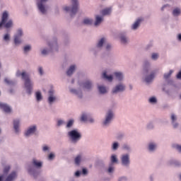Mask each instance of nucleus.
I'll use <instances>...</instances> for the list:
<instances>
[{
	"label": "nucleus",
	"instance_id": "47",
	"mask_svg": "<svg viewBox=\"0 0 181 181\" xmlns=\"http://www.w3.org/2000/svg\"><path fill=\"white\" fill-rule=\"evenodd\" d=\"M177 78L181 80V71L177 74Z\"/></svg>",
	"mask_w": 181,
	"mask_h": 181
},
{
	"label": "nucleus",
	"instance_id": "16",
	"mask_svg": "<svg viewBox=\"0 0 181 181\" xmlns=\"http://www.w3.org/2000/svg\"><path fill=\"white\" fill-rule=\"evenodd\" d=\"M74 70H76V66L75 65L71 66L66 71L67 76H71V74L74 73Z\"/></svg>",
	"mask_w": 181,
	"mask_h": 181
},
{
	"label": "nucleus",
	"instance_id": "29",
	"mask_svg": "<svg viewBox=\"0 0 181 181\" xmlns=\"http://www.w3.org/2000/svg\"><path fill=\"white\" fill-rule=\"evenodd\" d=\"M74 124V120L71 119L67 122L66 128H71L73 127V124Z\"/></svg>",
	"mask_w": 181,
	"mask_h": 181
},
{
	"label": "nucleus",
	"instance_id": "37",
	"mask_svg": "<svg viewBox=\"0 0 181 181\" xmlns=\"http://www.w3.org/2000/svg\"><path fill=\"white\" fill-rule=\"evenodd\" d=\"M158 54H156V53L152 54L151 59H153V60H156V59H158Z\"/></svg>",
	"mask_w": 181,
	"mask_h": 181
},
{
	"label": "nucleus",
	"instance_id": "34",
	"mask_svg": "<svg viewBox=\"0 0 181 181\" xmlns=\"http://www.w3.org/2000/svg\"><path fill=\"white\" fill-rule=\"evenodd\" d=\"M87 119H88L87 115H86L84 114L82 115V116L81 117V121L86 122V121H87Z\"/></svg>",
	"mask_w": 181,
	"mask_h": 181
},
{
	"label": "nucleus",
	"instance_id": "41",
	"mask_svg": "<svg viewBox=\"0 0 181 181\" xmlns=\"http://www.w3.org/2000/svg\"><path fill=\"white\" fill-rule=\"evenodd\" d=\"M149 103H156V98H151L149 99Z\"/></svg>",
	"mask_w": 181,
	"mask_h": 181
},
{
	"label": "nucleus",
	"instance_id": "39",
	"mask_svg": "<svg viewBox=\"0 0 181 181\" xmlns=\"http://www.w3.org/2000/svg\"><path fill=\"white\" fill-rule=\"evenodd\" d=\"M30 49V45H26L24 47V52H29Z\"/></svg>",
	"mask_w": 181,
	"mask_h": 181
},
{
	"label": "nucleus",
	"instance_id": "42",
	"mask_svg": "<svg viewBox=\"0 0 181 181\" xmlns=\"http://www.w3.org/2000/svg\"><path fill=\"white\" fill-rule=\"evenodd\" d=\"M112 172H114V167H109L108 168V173H112Z\"/></svg>",
	"mask_w": 181,
	"mask_h": 181
},
{
	"label": "nucleus",
	"instance_id": "15",
	"mask_svg": "<svg viewBox=\"0 0 181 181\" xmlns=\"http://www.w3.org/2000/svg\"><path fill=\"white\" fill-rule=\"evenodd\" d=\"M19 124H20L19 119L13 120V128L16 132H19Z\"/></svg>",
	"mask_w": 181,
	"mask_h": 181
},
{
	"label": "nucleus",
	"instance_id": "11",
	"mask_svg": "<svg viewBox=\"0 0 181 181\" xmlns=\"http://www.w3.org/2000/svg\"><path fill=\"white\" fill-rule=\"evenodd\" d=\"M36 132V126H33L28 128V129L25 132V136H29L32 135V134H35Z\"/></svg>",
	"mask_w": 181,
	"mask_h": 181
},
{
	"label": "nucleus",
	"instance_id": "33",
	"mask_svg": "<svg viewBox=\"0 0 181 181\" xmlns=\"http://www.w3.org/2000/svg\"><path fill=\"white\" fill-rule=\"evenodd\" d=\"M172 73H173V71L170 70L168 74H164V78H165V79L169 78V77H170V76H172Z\"/></svg>",
	"mask_w": 181,
	"mask_h": 181
},
{
	"label": "nucleus",
	"instance_id": "20",
	"mask_svg": "<svg viewBox=\"0 0 181 181\" xmlns=\"http://www.w3.org/2000/svg\"><path fill=\"white\" fill-rule=\"evenodd\" d=\"M101 22H103V18L100 17L99 16H96L95 26H98V25H100V23H101Z\"/></svg>",
	"mask_w": 181,
	"mask_h": 181
},
{
	"label": "nucleus",
	"instance_id": "43",
	"mask_svg": "<svg viewBox=\"0 0 181 181\" xmlns=\"http://www.w3.org/2000/svg\"><path fill=\"white\" fill-rule=\"evenodd\" d=\"M171 119L173 122H175V121H176V116H175V115H172Z\"/></svg>",
	"mask_w": 181,
	"mask_h": 181
},
{
	"label": "nucleus",
	"instance_id": "58",
	"mask_svg": "<svg viewBox=\"0 0 181 181\" xmlns=\"http://www.w3.org/2000/svg\"><path fill=\"white\" fill-rule=\"evenodd\" d=\"M178 40H181V34L178 35Z\"/></svg>",
	"mask_w": 181,
	"mask_h": 181
},
{
	"label": "nucleus",
	"instance_id": "52",
	"mask_svg": "<svg viewBox=\"0 0 181 181\" xmlns=\"http://www.w3.org/2000/svg\"><path fill=\"white\" fill-rule=\"evenodd\" d=\"M42 54H47V50L43 49V50L42 51Z\"/></svg>",
	"mask_w": 181,
	"mask_h": 181
},
{
	"label": "nucleus",
	"instance_id": "50",
	"mask_svg": "<svg viewBox=\"0 0 181 181\" xmlns=\"http://www.w3.org/2000/svg\"><path fill=\"white\" fill-rule=\"evenodd\" d=\"M42 149L45 152H46V151L49 150V147H47V146H45Z\"/></svg>",
	"mask_w": 181,
	"mask_h": 181
},
{
	"label": "nucleus",
	"instance_id": "12",
	"mask_svg": "<svg viewBox=\"0 0 181 181\" xmlns=\"http://www.w3.org/2000/svg\"><path fill=\"white\" fill-rule=\"evenodd\" d=\"M54 91L53 90H49V98H48V101L49 103V104H52V103H53L54 101H56V97L54 95H53L54 94Z\"/></svg>",
	"mask_w": 181,
	"mask_h": 181
},
{
	"label": "nucleus",
	"instance_id": "27",
	"mask_svg": "<svg viewBox=\"0 0 181 181\" xmlns=\"http://www.w3.org/2000/svg\"><path fill=\"white\" fill-rule=\"evenodd\" d=\"M80 162H81V156L78 155L75 158V163L76 165H80Z\"/></svg>",
	"mask_w": 181,
	"mask_h": 181
},
{
	"label": "nucleus",
	"instance_id": "30",
	"mask_svg": "<svg viewBox=\"0 0 181 181\" xmlns=\"http://www.w3.org/2000/svg\"><path fill=\"white\" fill-rule=\"evenodd\" d=\"M155 148H156V145L153 144V143H151L148 145L149 151H154Z\"/></svg>",
	"mask_w": 181,
	"mask_h": 181
},
{
	"label": "nucleus",
	"instance_id": "40",
	"mask_svg": "<svg viewBox=\"0 0 181 181\" xmlns=\"http://www.w3.org/2000/svg\"><path fill=\"white\" fill-rule=\"evenodd\" d=\"M54 158V154L52 153L48 156V159H49V160H52V159H53Z\"/></svg>",
	"mask_w": 181,
	"mask_h": 181
},
{
	"label": "nucleus",
	"instance_id": "6",
	"mask_svg": "<svg viewBox=\"0 0 181 181\" xmlns=\"http://www.w3.org/2000/svg\"><path fill=\"white\" fill-rule=\"evenodd\" d=\"M124 90H125V86H124L122 84H119V85L116 86V87H115V88H113L112 93L115 94L117 93H119L120 91H124Z\"/></svg>",
	"mask_w": 181,
	"mask_h": 181
},
{
	"label": "nucleus",
	"instance_id": "61",
	"mask_svg": "<svg viewBox=\"0 0 181 181\" xmlns=\"http://www.w3.org/2000/svg\"><path fill=\"white\" fill-rule=\"evenodd\" d=\"M164 8H165V6L162 7L161 11H163Z\"/></svg>",
	"mask_w": 181,
	"mask_h": 181
},
{
	"label": "nucleus",
	"instance_id": "5",
	"mask_svg": "<svg viewBox=\"0 0 181 181\" xmlns=\"http://www.w3.org/2000/svg\"><path fill=\"white\" fill-rule=\"evenodd\" d=\"M23 34V33L22 32V30H18L17 35H15L14 37V43L15 45H20L21 43V37L22 36V35Z\"/></svg>",
	"mask_w": 181,
	"mask_h": 181
},
{
	"label": "nucleus",
	"instance_id": "17",
	"mask_svg": "<svg viewBox=\"0 0 181 181\" xmlns=\"http://www.w3.org/2000/svg\"><path fill=\"white\" fill-rule=\"evenodd\" d=\"M155 78V73L151 74L149 76L146 77L145 81L146 83H151L152 80Z\"/></svg>",
	"mask_w": 181,
	"mask_h": 181
},
{
	"label": "nucleus",
	"instance_id": "1",
	"mask_svg": "<svg viewBox=\"0 0 181 181\" xmlns=\"http://www.w3.org/2000/svg\"><path fill=\"white\" fill-rule=\"evenodd\" d=\"M17 76H21L23 81H25L24 86L27 90L28 94L32 93V90H33V83L30 81V78H29V74L26 72H17Z\"/></svg>",
	"mask_w": 181,
	"mask_h": 181
},
{
	"label": "nucleus",
	"instance_id": "7",
	"mask_svg": "<svg viewBox=\"0 0 181 181\" xmlns=\"http://www.w3.org/2000/svg\"><path fill=\"white\" fill-rule=\"evenodd\" d=\"M0 108L4 111V112L9 113L11 111H12V109H11V107L8 105V104L0 103Z\"/></svg>",
	"mask_w": 181,
	"mask_h": 181
},
{
	"label": "nucleus",
	"instance_id": "46",
	"mask_svg": "<svg viewBox=\"0 0 181 181\" xmlns=\"http://www.w3.org/2000/svg\"><path fill=\"white\" fill-rule=\"evenodd\" d=\"M4 81L7 83V84H12V81H9L8 78H5Z\"/></svg>",
	"mask_w": 181,
	"mask_h": 181
},
{
	"label": "nucleus",
	"instance_id": "18",
	"mask_svg": "<svg viewBox=\"0 0 181 181\" xmlns=\"http://www.w3.org/2000/svg\"><path fill=\"white\" fill-rule=\"evenodd\" d=\"M142 21H144V19L138 18L136 20V21L133 24L132 29H134V30L136 29L139 26V23H141V22H142Z\"/></svg>",
	"mask_w": 181,
	"mask_h": 181
},
{
	"label": "nucleus",
	"instance_id": "9",
	"mask_svg": "<svg viewBox=\"0 0 181 181\" xmlns=\"http://www.w3.org/2000/svg\"><path fill=\"white\" fill-rule=\"evenodd\" d=\"M122 163L124 166H128L129 165V155H123L122 157Z\"/></svg>",
	"mask_w": 181,
	"mask_h": 181
},
{
	"label": "nucleus",
	"instance_id": "2",
	"mask_svg": "<svg viewBox=\"0 0 181 181\" xmlns=\"http://www.w3.org/2000/svg\"><path fill=\"white\" fill-rule=\"evenodd\" d=\"M8 18H9V14L8 13V11H4L1 16V21L0 22V28H1L2 26H4V28H6V29L12 28L13 22L12 21V20L8 21Z\"/></svg>",
	"mask_w": 181,
	"mask_h": 181
},
{
	"label": "nucleus",
	"instance_id": "59",
	"mask_svg": "<svg viewBox=\"0 0 181 181\" xmlns=\"http://www.w3.org/2000/svg\"><path fill=\"white\" fill-rule=\"evenodd\" d=\"M89 122H94V119H89Z\"/></svg>",
	"mask_w": 181,
	"mask_h": 181
},
{
	"label": "nucleus",
	"instance_id": "44",
	"mask_svg": "<svg viewBox=\"0 0 181 181\" xmlns=\"http://www.w3.org/2000/svg\"><path fill=\"white\" fill-rule=\"evenodd\" d=\"M4 40H9V34H6L4 37Z\"/></svg>",
	"mask_w": 181,
	"mask_h": 181
},
{
	"label": "nucleus",
	"instance_id": "10",
	"mask_svg": "<svg viewBox=\"0 0 181 181\" xmlns=\"http://www.w3.org/2000/svg\"><path fill=\"white\" fill-rule=\"evenodd\" d=\"M47 0H40V2L37 3L38 9L42 13H46V9L45 8V6H43V2H47Z\"/></svg>",
	"mask_w": 181,
	"mask_h": 181
},
{
	"label": "nucleus",
	"instance_id": "4",
	"mask_svg": "<svg viewBox=\"0 0 181 181\" xmlns=\"http://www.w3.org/2000/svg\"><path fill=\"white\" fill-rule=\"evenodd\" d=\"M68 135L73 142H77V141L81 139V134L78 132L77 130H71V132H69Z\"/></svg>",
	"mask_w": 181,
	"mask_h": 181
},
{
	"label": "nucleus",
	"instance_id": "64",
	"mask_svg": "<svg viewBox=\"0 0 181 181\" xmlns=\"http://www.w3.org/2000/svg\"><path fill=\"white\" fill-rule=\"evenodd\" d=\"M180 98H181V95H180Z\"/></svg>",
	"mask_w": 181,
	"mask_h": 181
},
{
	"label": "nucleus",
	"instance_id": "56",
	"mask_svg": "<svg viewBox=\"0 0 181 181\" xmlns=\"http://www.w3.org/2000/svg\"><path fill=\"white\" fill-rule=\"evenodd\" d=\"M4 175H1L0 176V181H3L4 180Z\"/></svg>",
	"mask_w": 181,
	"mask_h": 181
},
{
	"label": "nucleus",
	"instance_id": "48",
	"mask_svg": "<svg viewBox=\"0 0 181 181\" xmlns=\"http://www.w3.org/2000/svg\"><path fill=\"white\" fill-rule=\"evenodd\" d=\"M38 70L40 74L42 76L43 74V69H42V67H40Z\"/></svg>",
	"mask_w": 181,
	"mask_h": 181
},
{
	"label": "nucleus",
	"instance_id": "38",
	"mask_svg": "<svg viewBox=\"0 0 181 181\" xmlns=\"http://www.w3.org/2000/svg\"><path fill=\"white\" fill-rule=\"evenodd\" d=\"M173 148H176L179 152H181V146L176 144L173 146Z\"/></svg>",
	"mask_w": 181,
	"mask_h": 181
},
{
	"label": "nucleus",
	"instance_id": "49",
	"mask_svg": "<svg viewBox=\"0 0 181 181\" xmlns=\"http://www.w3.org/2000/svg\"><path fill=\"white\" fill-rule=\"evenodd\" d=\"M63 124V120H59L57 122V125L58 127H60V125Z\"/></svg>",
	"mask_w": 181,
	"mask_h": 181
},
{
	"label": "nucleus",
	"instance_id": "14",
	"mask_svg": "<svg viewBox=\"0 0 181 181\" xmlns=\"http://www.w3.org/2000/svg\"><path fill=\"white\" fill-rule=\"evenodd\" d=\"M111 11H112L111 7L106 8L101 11V14L103 15V16H105V15H110V13H111Z\"/></svg>",
	"mask_w": 181,
	"mask_h": 181
},
{
	"label": "nucleus",
	"instance_id": "55",
	"mask_svg": "<svg viewBox=\"0 0 181 181\" xmlns=\"http://www.w3.org/2000/svg\"><path fill=\"white\" fill-rule=\"evenodd\" d=\"M124 149H129V147L127 145L123 146Z\"/></svg>",
	"mask_w": 181,
	"mask_h": 181
},
{
	"label": "nucleus",
	"instance_id": "62",
	"mask_svg": "<svg viewBox=\"0 0 181 181\" xmlns=\"http://www.w3.org/2000/svg\"><path fill=\"white\" fill-rule=\"evenodd\" d=\"M130 90H132V86H130Z\"/></svg>",
	"mask_w": 181,
	"mask_h": 181
},
{
	"label": "nucleus",
	"instance_id": "45",
	"mask_svg": "<svg viewBox=\"0 0 181 181\" xmlns=\"http://www.w3.org/2000/svg\"><path fill=\"white\" fill-rule=\"evenodd\" d=\"M113 149H117L118 148V143H114L113 144Z\"/></svg>",
	"mask_w": 181,
	"mask_h": 181
},
{
	"label": "nucleus",
	"instance_id": "19",
	"mask_svg": "<svg viewBox=\"0 0 181 181\" xmlns=\"http://www.w3.org/2000/svg\"><path fill=\"white\" fill-rule=\"evenodd\" d=\"M91 87H92V83L90 81H86L83 83V88H86V90H90V88H91Z\"/></svg>",
	"mask_w": 181,
	"mask_h": 181
},
{
	"label": "nucleus",
	"instance_id": "21",
	"mask_svg": "<svg viewBox=\"0 0 181 181\" xmlns=\"http://www.w3.org/2000/svg\"><path fill=\"white\" fill-rule=\"evenodd\" d=\"M181 11L180 8H176L173 10V15L174 16H179V15H180Z\"/></svg>",
	"mask_w": 181,
	"mask_h": 181
},
{
	"label": "nucleus",
	"instance_id": "8",
	"mask_svg": "<svg viewBox=\"0 0 181 181\" xmlns=\"http://www.w3.org/2000/svg\"><path fill=\"white\" fill-rule=\"evenodd\" d=\"M112 117H114L112 112L111 110H109L107 112V115L106 116V119L103 122V124L107 125V124H110V121H111V119H112Z\"/></svg>",
	"mask_w": 181,
	"mask_h": 181
},
{
	"label": "nucleus",
	"instance_id": "57",
	"mask_svg": "<svg viewBox=\"0 0 181 181\" xmlns=\"http://www.w3.org/2000/svg\"><path fill=\"white\" fill-rule=\"evenodd\" d=\"M177 123H175V124H173V127H174V128H177Z\"/></svg>",
	"mask_w": 181,
	"mask_h": 181
},
{
	"label": "nucleus",
	"instance_id": "25",
	"mask_svg": "<svg viewBox=\"0 0 181 181\" xmlns=\"http://www.w3.org/2000/svg\"><path fill=\"white\" fill-rule=\"evenodd\" d=\"M33 163L34 166H36V168H42V162H38L34 159Z\"/></svg>",
	"mask_w": 181,
	"mask_h": 181
},
{
	"label": "nucleus",
	"instance_id": "13",
	"mask_svg": "<svg viewBox=\"0 0 181 181\" xmlns=\"http://www.w3.org/2000/svg\"><path fill=\"white\" fill-rule=\"evenodd\" d=\"M16 173L13 172L11 173L4 181H13L15 180V179H16Z\"/></svg>",
	"mask_w": 181,
	"mask_h": 181
},
{
	"label": "nucleus",
	"instance_id": "63",
	"mask_svg": "<svg viewBox=\"0 0 181 181\" xmlns=\"http://www.w3.org/2000/svg\"><path fill=\"white\" fill-rule=\"evenodd\" d=\"M72 83H74V81H72Z\"/></svg>",
	"mask_w": 181,
	"mask_h": 181
},
{
	"label": "nucleus",
	"instance_id": "31",
	"mask_svg": "<svg viewBox=\"0 0 181 181\" xmlns=\"http://www.w3.org/2000/svg\"><path fill=\"white\" fill-rule=\"evenodd\" d=\"M111 162H112V163H117L118 162V159H117L116 156H111Z\"/></svg>",
	"mask_w": 181,
	"mask_h": 181
},
{
	"label": "nucleus",
	"instance_id": "35",
	"mask_svg": "<svg viewBox=\"0 0 181 181\" xmlns=\"http://www.w3.org/2000/svg\"><path fill=\"white\" fill-rule=\"evenodd\" d=\"M122 43H127L128 42V40H127V37L122 36L120 37Z\"/></svg>",
	"mask_w": 181,
	"mask_h": 181
},
{
	"label": "nucleus",
	"instance_id": "32",
	"mask_svg": "<svg viewBox=\"0 0 181 181\" xmlns=\"http://www.w3.org/2000/svg\"><path fill=\"white\" fill-rule=\"evenodd\" d=\"M37 101H40L42 100V93L40 92H36Z\"/></svg>",
	"mask_w": 181,
	"mask_h": 181
},
{
	"label": "nucleus",
	"instance_id": "26",
	"mask_svg": "<svg viewBox=\"0 0 181 181\" xmlns=\"http://www.w3.org/2000/svg\"><path fill=\"white\" fill-rule=\"evenodd\" d=\"M84 25H91L93 23V20L90 18H85L83 20Z\"/></svg>",
	"mask_w": 181,
	"mask_h": 181
},
{
	"label": "nucleus",
	"instance_id": "51",
	"mask_svg": "<svg viewBox=\"0 0 181 181\" xmlns=\"http://www.w3.org/2000/svg\"><path fill=\"white\" fill-rule=\"evenodd\" d=\"M82 173H83V175H87V170L85 169V168H83V169L82 170Z\"/></svg>",
	"mask_w": 181,
	"mask_h": 181
},
{
	"label": "nucleus",
	"instance_id": "22",
	"mask_svg": "<svg viewBox=\"0 0 181 181\" xmlns=\"http://www.w3.org/2000/svg\"><path fill=\"white\" fill-rule=\"evenodd\" d=\"M103 78L108 80V81H112V76L107 75V72H104L103 74Z\"/></svg>",
	"mask_w": 181,
	"mask_h": 181
},
{
	"label": "nucleus",
	"instance_id": "24",
	"mask_svg": "<svg viewBox=\"0 0 181 181\" xmlns=\"http://www.w3.org/2000/svg\"><path fill=\"white\" fill-rule=\"evenodd\" d=\"M98 90L100 94H105L107 93V88L104 86H98Z\"/></svg>",
	"mask_w": 181,
	"mask_h": 181
},
{
	"label": "nucleus",
	"instance_id": "28",
	"mask_svg": "<svg viewBox=\"0 0 181 181\" xmlns=\"http://www.w3.org/2000/svg\"><path fill=\"white\" fill-rule=\"evenodd\" d=\"M104 42H105V39L101 38V40L98 43V47H103V45H104Z\"/></svg>",
	"mask_w": 181,
	"mask_h": 181
},
{
	"label": "nucleus",
	"instance_id": "36",
	"mask_svg": "<svg viewBox=\"0 0 181 181\" xmlns=\"http://www.w3.org/2000/svg\"><path fill=\"white\" fill-rule=\"evenodd\" d=\"M10 169H11V167H10V166H6V167H5V168H4V174L8 173V172H9Z\"/></svg>",
	"mask_w": 181,
	"mask_h": 181
},
{
	"label": "nucleus",
	"instance_id": "23",
	"mask_svg": "<svg viewBox=\"0 0 181 181\" xmlns=\"http://www.w3.org/2000/svg\"><path fill=\"white\" fill-rule=\"evenodd\" d=\"M115 76L116 78H117V80H119V81H121V80H122L123 78L122 74L121 72H115Z\"/></svg>",
	"mask_w": 181,
	"mask_h": 181
},
{
	"label": "nucleus",
	"instance_id": "53",
	"mask_svg": "<svg viewBox=\"0 0 181 181\" xmlns=\"http://www.w3.org/2000/svg\"><path fill=\"white\" fill-rule=\"evenodd\" d=\"M75 175L77 177L80 176V171H76Z\"/></svg>",
	"mask_w": 181,
	"mask_h": 181
},
{
	"label": "nucleus",
	"instance_id": "54",
	"mask_svg": "<svg viewBox=\"0 0 181 181\" xmlns=\"http://www.w3.org/2000/svg\"><path fill=\"white\" fill-rule=\"evenodd\" d=\"M106 49H107V50H110V49H111V45H107L106 46Z\"/></svg>",
	"mask_w": 181,
	"mask_h": 181
},
{
	"label": "nucleus",
	"instance_id": "60",
	"mask_svg": "<svg viewBox=\"0 0 181 181\" xmlns=\"http://www.w3.org/2000/svg\"><path fill=\"white\" fill-rule=\"evenodd\" d=\"M124 177H122L119 181L124 180Z\"/></svg>",
	"mask_w": 181,
	"mask_h": 181
},
{
	"label": "nucleus",
	"instance_id": "3",
	"mask_svg": "<svg viewBox=\"0 0 181 181\" xmlns=\"http://www.w3.org/2000/svg\"><path fill=\"white\" fill-rule=\"evenodd\" d=\"M72 8L70 9V7L66 6L64 9L69 12L71 11V16H74L75 13H77V11H78V0H71Z\"/></svg>",
	"mask_w": 181,
	"mask_h": 181
}]
</instances>
